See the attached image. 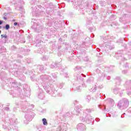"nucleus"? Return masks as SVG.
I'll return each instance as SVG.
<instances>
[{"label":"nucleus","instance_id":"1","mask_svg":"<svg viewBox=\"0 0 131 131\" xmlns=\"http://www.w3.org/2000/svg\"><path fill=\"white\" fill-rule=\"evenodd\" d=\"M128 105H129L128 100H127L126 98H124L120 100L118 102L117 106L119 108V109L123 110V109H126V108L128 107Z\"/></svg>","mask_w":131,"mask_h":131},{"label":"nucleus","instance_id":"2","mask_svg":"<svg viewBox=\"0 0 131 131\" xmlns=\"http://www.w3.org/2000/svg\"><path fill=\"white\" fill-rule=\"evenodd\" d=\"M42 122L44 125H48V121H47V119L46 118L42 119Z\"/></svg>","mask_w":131,"mask_h":131},{"label":"nucleus","instance_id":"3","mask_svg":"<svg viewBox=\"0 0 131 131\" xmlns=\"http://www.w3.org/2000/svg\"><path fill=\"white\" fill-rule=\"evenodd\" d=\"M5 28H6V30H8V29H10V25H6V27H5Z\"/></svg>","mask_w":131,"mask_h":131},{"label":"nucleus","instance_id":"4","mask_svg":"<svg viewBox=\"0 0 131 131\" xmlns=\"http://www.w3.org/2000/svg\"><path fill=\"white\" fill-rule=\"evenodd\" d=\"M1 37H2V38H4V37H5V38H6L7 36L4 35H1Z\"/></svg>","mask_w":131,"mask_h":131},{"label":"nucleus","instance_id":"5","mask_svg":"<svg viewBox=\"0 0 131 131\" xmlns=\"http://www.w3.org/2000/svg\"><path fill=\"white\" fill-rule=\"evenodd\" d=\"M17 24H18V23H14V26H17Z\"/></svg>","mask_w":131,"mask_h":131},{"label":"nucleus","instance_id":"6","mask_svg":"<svg viewBox=\"0 0 131 131\" xmlns=\"http://www.w3.org/2000/svg\"><path fill=\"white\" fill-rule=\"evenodd\" d=\"M128 112H130V113H131V107H130V108L128 109Z\"/></svg>","mask_w":131,"mask_h":131},{"label":"nucleus","instance_id":"7","mask_svg":"<svg viewBox=\"0 0 131 131\" xmlns=\"http://www.w3.org/2000/svg\"><path fill=\"white\" fill-rule=\"evenodd\" d=\"M2 24H3V21H2V20H0V25H2Z\"/></svg>","mask_w":131,"mask_h":131},{"label":"nucleus","instance_id":"8","mask_svg":"<svg viewBox=\"0 0 131 131\" xmlns=\"http://www.w3.org/2000/svg\"><path fill=\"white\" fill-rule=\"evenodd\" d=\"M111 101H113V102H114V100H112V99H111Z\"/></svg>","mask_w":131,"mask_h":131},{"label":"nucleus","instance_id":"9","mask_svg":"<svg viewBox=\"0 0 131 131\" xmlns=\"http://www.w3.org/2000/svg\"><path fill=\"white\" fill-rule=\"evenodd\" d=\"M1 32H2V31L0 30V33H1Z\"/></svg>","mask_w":131,"mask_h":131},{"label":"nucleus","instance_id":"10","mask_svg":"<svg viewBox=\"0 0 131 131\" xmlns=\"http://www.w3.org/2000/svg\"><path fill=\"white\" fill-rule=\"evenodd\" d=\"M0 28H2V27L0 26Z\"/></svg>","mask_w":131,"mask_h":131}]
</instances>
